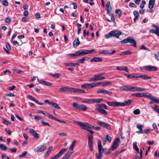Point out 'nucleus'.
I'll return each instance as SVG.
<instances>
[{
    "instance_id": "obj_38",
    "label": "nucleus",
    "mask_w": 159,
    "mask_h": 159,
    "mask_svg": "<svg viewBox=\"0 0 159 159\" xmlns=\"http://www.w3.org/2000/svg\"><path fill=\"white\" fill-rule=\"evenodd\" d=\"M98 107L100 108H104L105 109H107V106L105 105L104 103H102L99 104L98 105Z\"/></svg>"
},
{
    "instance_id": "obj_60",
    "label": "nucleus",
    "mask_w": 159,
    "mask_h": 159,
    "mask_svg": "<svg viewBox=\"0 0 159 159\" xmlns=\"http://www.w3.org/2000/svg\"><path fill=\"white\" fill-rule=\"evenodd\" d=\"M28 97L31 100H32L34 101L35 102H36L37 99L34 98L33 96L31 95H28Z\"/></svg>"
},
{
    "instance_id": "obj_7",
    "label": "nucleus",
    "mask_w": 159,
    "mask_h": 159,
    "mask_svg": "<svg viewBox=\"0 0 159 159\" xmlns=\"http://www.w3.org/2000/svg\"><path fill=\"white\" fill-rule=\"evenodd\" d=\"M145 97L147 98H149L153 101L154 102L157 103L158 100H157L154 96L151 95L149 93H143V97Z\"/></svg>"
},
{
    "instance_id": "obj_14",
    "label": "nucleus",
    "mask_w": 159,
    "mask_h": 159,
    "mask_svg": "<svg viewBox=\"0 0 159 159\" xmlns=\"http://www.w3.org/2000/svg\"><path fill=\"white\" fill-rule=\"evenodd\" d=\"M78 57L87 54V50L81 49L76 51Z\"/></svg>"
},
{
    "instance_id": "obj_22",
    "label": "nucleus",
    "mask_w": 159,
    "mask_h": 159,
    "mask_svg": "<svg viewBox=\"0 0 159 159\" xmlns=\"http://www.w3.org/2000/svg\"><path fill=\"white\" fill-rule=\"evenodd\" d=\"M143 126V125L138 124L137 125V128L139 130L136 132V133L138 134H143V132L142 131V127Z\"/></svg>"
},
{
    "instance_id": "obj_19",
    "label": "nucleus",
    "mask_w": 159,
    "mask_h": 159,
    "mask_svg": "<svg viewBox=\"0 0 159 159\" xmlns=\"http://www.w3.org/2000/svg\"><path fill=\"white\" fill-rule=\"evenodd\" d=\"M129 43H131L132 46L135 47L136 45V41L132 37H130Z\"/></svg>"
},
{
    "instance_id": "obj_16",
    "label": "nucleus",
    "mask_w": 159,
    "mask_h": 159,
    "mask_svg": "<svg viewBox=\"0 0 159 159\" xmlns=\"http://www.w3.org/2000/svg\"><path fill=\"white\" fill-rule=\"evenodd\" d=\"M131 86L129 85L123 86L120 87V89L125 91H131Z\"/></svg>"
},
{
    "instance_id": "obj_54",
    "label": "nucleus",
    "mask_w": 159,
    "mask_h": 159,
    "mask_svg": "<svg viewBox=\"0 0 159 159\" xmlns=\"http://www.w3.org/2000/svg\"><path fill=\"white\" fill-rule=\"evenodd\" d=\"M149 32L153 34H155L157 35L158 32V31L156 30H155L154 29H152L150 30Z\"/></svg>"
},
{
    "instance_id": "obj_58",
    "label": "nucleus",
    "mask_w": 159,
    "mask_h": 159,
    "mask_svg": "<svg viewBox=\"0 0 159 159\" xmlns=\"http://www.w3.org/2000/svg\"><path fill=\"white\" fill-rule=\"evenodd\" d=\"M53 77L55 78H58L59 77L60 74L58 73H56L55 74H52L51 75Z\"/></svg>"
},
{
    "instance_id": "obj_37",
    "label": "nucleus",
    "mask_w": 159,
    "mask_h": 159,
    "mask_svg": "<svg viewBox=\"0 0 159 159\" xmlns=\"http://www.w3.org/2000/svg\"><path fill=\"white\" fill-rule=\"evenodd\" d=\"M152 108L155 111L159 114V106L157 105H155L154 107H152Z\"/></svg>"
},
{
    "instance_id": "obj_32",
    "label": "nucleus",
    "mask_w": 159,
    "mask_h": 159,
    "mask_svg": "<svg viewBox=\"0 0 159 159\" xmlns=\"http://www.w3.org/2000/svg\"><path fill=\"white\" fill-rule=\"evenodd\" d=\"M104 74V73H100L94 75V77H95L96 79L95 80H97V81L99 80L98 79H99L100 78H101V76Z\"/></svg>"
},
{
    "instance_id": "obj_39",
    "label": "nucleus",
    "mask_w": 159,
    "mask_h": 159,
    "mask_svg": "<svg viewBox=\"0 0 159 159\" xmlns=\"http://www.w3.org/2000/svg\"><path fill=\"white\" fill-rule=\"evenodd\" d=\"M107 10L109 9L112 10V7L111 5V2L110 1L107 2L106 4Z\"/></svg>"
},
{
    "instance_id": "obj_52",
    "label": "nucleus",
    "mask_w": 159,
    "mask_h": 159,
    "mask_svg": "<svg viewBox=\"0 0 159 159\" xmlns=\"http://www.w3.org/2000/svg\"><path fill=\"white\" fill-rule=\"evenodd\" d=\"M133 113L135 115H137L139 114L140 113V112L139 109H137L134 110L133 111Z\"/></svg>"
},
{
    "instance_id": "obj_17",
    "label": "nucleus",
    "mask_w": 159,
    "mask_h": 159,
    "mask_svg": "<svg viewBox=\"0 0 159 159\" xmlns=\"http://www.w3.org/2000/svg\"><path fill=\"white\" fill-rule=\"evenodd\" d=\"M47 116H48V117L49 118L51 119H52L55 120H56L57 121H58L59 122L62 123H66L63 120H59L58 119H57V118H55V117H54L53 116H52L50 114H48Z\"/></svg>"
},
{
    "instance_id": "obj_6",
    "label": "nucleus",
    "mask_w": 159,
    "mask_h": 159,
    "mask_svg": "<svg viewBox=\"0 0 159 159\" xmlns=\"http://www.w3.org/2000/svg\"><path fill=\"white\" fill-rule=\"evenodd\" d=\"M75 123H76L81 127V128L86 131L90 129V124L87 123H83L78 121H75Z\"/></svg>"
},
{
    "instance_id": "obj_1",
    "label": "nucleus",
    "mask_w": 159,
    "mask_h": 159,
    "mask_svg": "<svg viewBox=\"0 0 159 159\" xmlns=\"http://www.w3.org/2000/svg\"><path fill=\"white\" fill-rule=\"evenodd\" d=\"M132 100L129 99L127 101H125L124 102L121 103L115 102L107 101V104L110 106L114 107H118L120 106H125L129 105L131 103Z\"/></svg>"
},
{
    "instance_id": "obj_27",
    "label": "nucleus",
    "mask_w": 159,
    "mask_h": 159,
    "mask_svg": "<svg viewBox=\"0 0 159 159\" xmlns=\"http://www.w3.org/2000/svg\"><path fill=\"white\" fill-rule=\"evenodd\" d=\"M104 151L98 150L99 155L97 153L96 154V157L97 159H101L102 157V154Z\"/></svg>"
},
{
    "instance_id": "obj_61",
    "label": "nucleus",
    "mask_w": 159,
    "mask_h": 159,
    "mask_svg": "<svg viewBox=\"0 0 159 159\" xmlns=\"http://www.w3.org/2000/svg\"><path fill=\"white\" fill-rule=\"evenodd\" d=\"M52 84L51 83L45 81V83H44V85L47 86H51Z\"/></svg>"
},
{
    "instance_id": "obj_21",
    "label": "nucleus",
    "mask_w": 159,
    "mask_h": 159,
    "mask_svg": "<svg viewBox=\"0 0 159 159\" xmlns=\"http://www.w3.org/2000/svg\"><path fill=\"white\" fill-rule=\"evenodd\" d=\"M116 69L117 70H123L124 71H125L127 72H129V70L128 68V67L127 66H117L116 68Z\"/></svg>"
},
{
    "instance_id": "obj_4",
    "label": "nucleus",
    "mask_w": 159,
    "mask_h": 159,
    "mask_svg": "<svg viewBox=\"0 0 159 159\" xmlns=\"http://www.w3.org/2000/svg\"><path fill=\"white\" fill-rule=\"evenodd\" d=\"M87 131L89 132V133L91 134H88V146L90 150L91 151H93V136L92 134L94 133V132L92 130H91L90 129H88Z\"/></svg>"
},
{
    "instance_id": "obj_36",
    "label": "nucleus",
    "mask_w": 159,
    "mask_h": 159,
    "mask_svg": "<svg viewBox=\"0 0 159 159\" xmlns=\"http://www.w3.org/2000/svg\"><path fill=\"white\" fill-rule=\"evenodd\" d=\"M132 53V52L129 51H126L121 52L120 55L122 56L124 55H129L131 54Z\"/></svg>"
},
{
    "instance_id": "obj_53",
    "label": "nucleus",
    "mask_w": 159,
    "mask_h": 159,
    "mask_svg": "<svg viewBox=\"0 0 159 159\" xmlns=\"http://www.w3.org/2000/svg\"><path fill=\"white\" fill-rule=\"evenodd\" d=\"M111 83V82L109 81H107L105 82H102V85L103 86H106L107 85H108L110 84Z\"/></svg>"
},
{
    "instance_id": "obj_13",
    "label": "nucleus",
    "mask_w": 159,
    "mask_h": 159,
    "mask_svg": "<svg viewBox=\"0 0 159 159\" xmlns=\"http://www.w3.org/2000/svg\"><path fill=\"white\" fill-rule=\"evenodd\" d=\"M66 150L65 148L62 149L59 152L54 156L51 157L50 159H57L60 156L62 155V154Z\"/></svg>"
},
{
    "instance_id": "obj_28",
    "label": "nucleus",
    "mask_w": 159,
    "mask_h": 159,
    "mask_svg": "<svg viewBox=\"0 0 159 159\" xmlns=\"http://www.w3.org/2000/svg\"><path fill=\"white\" fill-rule=\"evenodd\" d=\"M6 47L7 49L6 48H4V50L6 52V53L7 54H10V52L9 51L11 50V48L10 45H9L8 43H6Z\"/></svg>"
},
{
    "instance_id": "obj_33",
    "label": "nucleus",
    "mask_w": 159,
    "mask_h": 159,
    "mask_svg": "<svg viewBox=\"0 0 159 159\" xmlns=\"http://www.w3.org/2000/svg\"><path fill=\"white\" fill-rule=\"evenodd\" d=\"M52 148L53 147L52 146H51L49 147L47 151L45 152L44 154V156L45 157H48L49 155L50 152L52 149Z\"/></svg>"
},
{
    "instance_id": "obj_46",
    "label": "nucleus",
    "mask_w": 159,
    "mask_h": 159,
    "mask_svg": "<svg viewBox=\"0 0 159 159\" xmlns=\"http://www.w3.org/2000/svg\"><path fill=\"white\" fill-rule=\"evenodd\" d=\"M99 53L100 54H109V52L108 50H104L103 51L100 52Z\"/></svg>"
},
{
    "instance_id": "obj_44",
    "label": "nucleus",
    "mask_w": 159,
    "mask_h": 159,
    "mask_svg": "<svg viewBox=\"0 0 159 159\" xmlns=\"http://www.w3.org/2000/svg\"><path fill=\"white\" fill-rule=\"evenodd\" d=\"M78 63H68L67 64V66H73L74 67L79 66Z\"/></svg>"
},
{
    "instance_id": "obj_43",
    "label": "nucleus",
    "mask_w": 159,
    "mask_h": 159,
    "mask_svg": "<svg viewBox=\"0 0 159 159\" xmlns=\"http://www.w3.org/2000/svg\"><path fill=\"white\" fill-rule=\"evenodd\" d=\"M67 57H78L77 52L75 53L72 54H68L66 55Z\"/></svg>"
},
{
    "instance_id": "obj_57",
    "label": "nucleus",
    "mask_w": 159,
    "mask_h": 159,
    "mask_svg": "<svg viewBox=\"0 0 159 159\" xmlns=\"http://www.w3.org/2000/svg\"><path fill=\"white\" fill-rule=\"evenodd\" d=\"M34 117L35 119L37 120H41V121H42L43 120H44L43 118L39 116H35Z\"/></svg>"
},
{
    "instance_id": "obj_30",
    "label": "nucleus",
    "mask_w": 159,
    "mask_h": 159,
    "mask_svg": "<svg viewBox=\"0 0 159 159\" xmlns=\"http://www.w3.org/2000/svg\"><path fill=\"white\" fill-rule=\"evenodd\" d=\"M133 13L135 16V17L134 18L133 20L134 21H136L138 19L139 14L138 12L136 11H134Z\"/></svg>"
},
{
    "instance_id": "obj_47",
    "label": "nucleus",
    "mask_w": 159,
    "mask_h": 159,
    "mask_svg": "<svg viewBox=\"0 0 159 159\" xmlns=\"http://www.w3.org/2000/svg\"><path fill=\"white\" fill-rule=\"evenodd\" d=\"M3 124L7 125H10L11 124L10 122L7 120L5 119H3Z\"/></svg>"
},
{
    "instance_id": "obj_15",
    "label": "nucleus",
    "mask_w": 159,
    "mask_h": 159,
    "mask_svg": "<svg viewBox=\"0 0 159 159\" xmlns=\"http://www.w3.org/2000/svg\"><path fill=\"white\" fill-rule=\"evenodd\" d=\"M145 89H144L140 87L134 86H132L131 87L132 92L143 91H145Z\"/></svg>"
},
{
    "instance_id": "obj_2",
    "label": "nucleus",
    "mask_w": 159,
    "mask_h": 159,
    "mask_svg": "<svg viewBox=\"0 0 159 159\" xmlns=\"http://www.w3.org/2000/svg\"><path fill=\"white\" fill-rule=\"evenodd\" d=\"M122 32L118 30H113L111 31L106 35V38L108 39L112 36L115 37L117 38H119V37L122 34Z\"/></svg>"
},
{
    "instance_id": "obj_24",
    "label": "nucleus",
    "mask_w": 159,
    "mask_h": 159,
    "mask_svg": "<svg viewBox=\"0 0 159 159\" xmlns=\"http://www.w3.org/2000/svg\"><path fill=\"white\" fill-rule=\"evenodd\" d=\"M73 152L70 151H68L63 157L65 159H69L70 156L73 153Z\"/></svg>"
},
{
    "instance_id": "obj_34",
    "label": "nucleus",
    "mask_w": 159,
    "mask_h": 159,
    "mask_svg": "<svg viewBox=\"0 0 159 159\" xmlns=\"http://www.w3.org/2000/svg\"><path fill=\"white\" fill-rule=\"evenodd\" d=\"M132 96L133 97H143V93H132L131 94Z\"/></svg>"
},
{
    "instance_id": "obj_56",
    "label": "nucleus",
    "mask_w": 159,
    "mask_h": 159,
    "mask_svg": "<svg viewBox=\"0 0 159 159\" xmlns=\"http://www.w3.org/2000/svg\"><path fill=\"white\" fill-rule=\"evenodd\" d=\"M29 132L30 133V134L33 136L36 132L35 130L32 129H30Z\"/></svg>"
},
{
    "instance_id": "obj_12",
    "label": "nucleus",
    "mask_w": 159,
    "mask_h": 159,
    "mask_svg": "<svg viewBox=\"0 0 159 159\" xmlns=\"http://www.w3.org/2000/svg\"><path fill=\"white\" fill-rule=\"evenodd\" d=\"M120 142V140L119 138H116L114 140L113 143L112 147L111 148V150L112 151L116 149L117 147L118 146L119 143Z\"/></svg>"
},
{
    "instance_id": "obj_3",
    "label": "nucleus",
    "mask_w": 159,
    "mask_h": 159,
    "mask_svg": "<svg viewBox=\"0 0 159 159\" xmlns=\"http://www.w3.org/2000/svg\"><path fill=\"white\" fill-rule=\"evenodd\" d=\"M128 78L130 79L141 78L142 79L148 80L151 78V77L148 76L146 75H139L137 74H134L131 75H128Z\"/></svg>"
},
{
    "instance_id": "obj_8",
    "label": "nucleus",
    "mask_w": 159,
    "mask_h": 159,
    "mask_svg": "<svg viewBox=\"0 0 159 159\" xmlns=\"http://www.w3.org/2000/svg\"><path fill=\"white\" fill-rule=\"evenodd\" d=\"M102 100V99L99 98H92V99H87V103L88 104H93L95 103H100Z\"/></svg>"
},
{
    "instance_id": "obj_40",
    "label": "nucleus",
    "mask_w": 159,
    "mask_h": 159,
    "mask_svg": "<svg viewBox=\"0 0 159 159\" xmlns=\"http://www.w3.org/2000/svg\"><path fill=\"white\" fill-rule=\"evenodd\" d=\"M129 36L127 38L123 40L120 41L121 43H126L129 42Z\"/></svg>"
},
{
    "instance_id": "obj_25",
    "label": "nucleus",
    "mask_w": 159,
    "mask_h": 159,
    "mask_svg": "<svg viewBox=\"0 0 159 159\" xmlns=\"http://www.w3.org/2000/svg\"><path fill=\"white\" fill-rule=\"evenodd\" d=\"M154 2V0H149L148 7L150 9H151L153 8Z\"/></svg>"
},
{
    "instance_id": "obj_23",
    "label": "nucleus",
    "mask_w": 159,
    "mask_h": 159,
    "mask_svg": "<svg viewBox=\"0 0 159 159\" xmlns=\"http://www.w3.org/2000/svg\"><path fill=\"white\" fill-rule=\"evenodd\" d=\"M102 61V59L100 57H94L90 60L92 62H100Z\"/></svg>"
},
{
    "instance_id": "obj_10",
    "label": "nucleus",
    "mask_w": 159,
    "mask_h": 159,
    "mask_svg": "<svg viewBox=\"0 0 159 159\" xmlns=\"http://www.w3.org/2000/svg\"><path fill=\"white\" fill-rule=\"evenodd\" d=\"M97 124L105 128L108 129H111V128L109 125L104 122L101 121H98L97 122Z\"/></svg>"
},
{
    "instance_id": "obj_64",
    "label": "nucleus",
    "mask_w": 159,
    "mask_h": 159,
    "mask_svg": "<svg viewBox=\"0 0 159 159\" xmlns=\"http://www.w3.org/2000/svg\"><path fill=\"white\" fill-rule=\"evenodd\" d=\"M106 139L109 142H111V137L108 135H106Z\"/></svg>"
},
{
    "instance_id": "obj_5",
    "label": "nucleus",
    "mask_w": 159,
    "mask_h": 159,
    "mask_svg": "<svg viewBox=\"0 0 159 159\" xmlns=\"http://www.w3.org/2000/svg\"><path fill=\"white\" fill-rule=\"evenodd\" d=\"M73 107L76 109L80 110L85 111L87 110V107L84 105H80L76 102H74L73 103Z\"/></svg>"
},
{
    "instance_id": "obj_48",
    "label": "nucleus",
    "mask_w": 159,
    "mask_h": 159,
    "mask_svg": "<svg viewBox=\"0 0 159 159\" xmlns=\"http://www.w3.org/2000/svg\"><path fill=\"white\" fill-rule=\"evenodd\" d=\"M70 91L71 92H74L75 93H79V89H76L74 88H71L70 87Z\"/></svg>"
},
{
    "instance_id": "obj_20",
    "label": "nucleus",
    "mask_w": 159,
    "mask_h": 159,
    "mask_svg": "<svg viewBox=\"0 0 159 159\" xmlns=\"http://www.w3.org/2000/svg\"><path fill=\"white\" fill-rule=\"evenodd\" d=\"M95 111L96 112L99 113L101 114L106 115L107 114V112L105 110L102 109H99L97 108L95 110Z\"/></svg>"
},
{
    "instance_id": "obj_29",
    "label": "nucleus",
    "mask_w": 159,
    "mask_h": 159,
    "mask_svg": "<svg viewBox=\"0 0 159 159\" xmlns=\"http://www.w3.org/2000/svg\"><path fill=\"white\" fill-rule=\"evenodd\" d=\"M89 58L87 57H84L82 58L81 59H80L78 60L77 61L79 63H84L85 61H88Z\"/></svg>"
},
{
    "instance_id": "obj_11",
    "label": "nucleus",
    "mask_w": 159,
    "mask_h": 159,
    "mask_svg": "<svg viewBox=\"0 0 159 159\" xmlns=\"http://www.w3.org/2000/svg\"><path fill=\"white\" fill-rule=\"evenodd\" d=\"M47 148V147L44 145L39 146L34 149L35 152H41L45 150Z\"/></svg>"
},
{
    "instance_id": "obj_42",
    "label": "nucleus",
    "mask_w": 159,
    "mask_h": 159,
    "mask_svg": "<svg viewBox=\"0 0 159 159\" xmlns=\"http://www.w3.org/2000/svg\"><path fill=\"white\" fill-rule=\"evenodd\" d=\"M115 13L117 17L119 18L121 16V12L120 9H118L116 10Z\"/></svg>"
},
{
    "instance_id": "obj_31",
    "label": "nucleus",
    "mask_w": 159,
    "mask_h": 159,
    "mask_svg": "<svg viewBox=\"0 0 159 159\" xmlns=\"http://www.w3.org/2000/svg\"><path fill=\"white\" fill-rule=\"evenodd\" d=\"M98 150L99 151H104V149L102 145L101 142L100 140H98Z\"/></svg>"
},
{
    "instance_id": "obj_50",
    "label": "nucleus",
    "mask_w": 159,
    "mask_h": 159,
    "mask_svg": "<svg viewBox=\"0 0 159 159\" xmlns=\"http://www.w3.org/2000/svg\"><path fill=\"white\" fill-rule=\"evenodd\" d=\"M5 22L7 23H10L11 22V19L10 17H6L5 19Z\"/></svg>"
},
{
    "instance_id": "obj_35",
    "label": "nucleus",
    "mask_w": 159,
    "mask_h": 159,
    "mask_svg": "<svg viewBox=\"0 0 159 159\" xmlns=\"http://www.w3.org/2000/svg\"><path fill=\"white\" fill-rule=\"evenodd\" d=\"M50 106L58 109L60 108V107L56 103L53 102H52Z\"/></svg>"
},
{
    "instance_id": "obj_18",
    "label": "nucleus",
    "mask_w": 159,
    "mask_h": 159,
    "mask_svg": "<svg viewBox=\"0 0 159 159\" xmlns=\"http://www.w3.org/2000/svg\"><path fill=\"white\" fill-rule=\"evenodd\" d=\"M70 87H62L59 89V91L60 92H65L66 91L70 92Z\"/></svg>"
},
{
    "instance_id": "obj_55",
    "label": "nucleus",
    "mask_w": 159,
    "mask_h": 159,
    "mask_svg": "<svg viewBox=\"0 0 159 159\" xmlns=\"http://www.w3.org/2000/svg\"><path fill=\"white\" fill-rule=\"evenodd\" d=\"M2 4L4 6H7L8 5V2L7 0H4L2 1Z\"/></svg>"
},
{
    "instance_id": "obj_63",
    "label": "nucleus",
    "mask_w": 159,
    "mask_h": 159,
    "mask_svg": "<svg viewBox=\"0 0 159 159\" xmlns=\"http://www.w3.org/2000/svg\"><path fill=\"white\" fill-rule=\"evenodd\" d=\"M27 153V152L26 151H25L24 152H23L21 155H19V157H22L25 155Z\"/></svg>"
},
{
    "instance_id": "obj_59",
    "label": "nucleus",
    "mask_w": 159,
    "mask_h": 159,
    "mask_svg": "<svg viewBox=\"0 0 159 159\" xmlns=\"http://www.w3.org/2000/svg\"><path fill=\"white\" fill-rule=\"evenodd\" d=\"M88 84H85L81 85V87L83 89H88Z\"/></svg>"
},
{
    "instance_id": "obj_26",
    "label": "nucleus",
    "mask_w": 159,
    "mask_h": 159,
    "mask_svg": "<svg viewBox=\"0 0 159 159\" xmlns=\"http://www.w3.org/2000/svg\"><path fill=\"white\" fill-rule=\"evenodd\" d=\"M80 43L79 41V38L78 37L75 39L73 42L74 47L75 48H77Z\"/></svg>"
},
{
    "instance_id": "obj_41",
    "label": "nucleus",
    "mask_w": 159,
    "mask_h": 159,
    "mask_svg": "<svg viewBox=\"0 0 159 159\" xmlns=\"http://www.w3.org/2000/svg\"><path fill=\"white\" fill-rule=\"evenodd\" d=\"M76 140H74L72 143V144L70 147V149L72 151L74 147V146H75V144H76Z\"/></svg>"
},
{
    "instance_id": "obj_49",
    "label": "nucleus",
    "mask_w": 159,
    "mask_h": 159,
    "mask_svg": "<svg viewBox=\"0 0 159 159\" xmlns=\"http://www.w3.org/2000/svg\"><path fill=\"white\" fill-rule=\"evenodd\" d=\"M0 148L3 150L6 151L7 147L3 144H0Z\"/></svg>"
},
{
    "instance_id": "obj_45",
    "label": "nucleus",
    "mask_w": 159,
    "mask_h": 159,
    "mask_svg": "<svg viewBox=\"0 0 159 159\" xmlns=\"http://www.w3.org/2000/svg\"><path fill=\"white\" fill-rule=\"evenodd\" d=\"M96 50L94 49L89 50H87V54H92L93 53H96Z\"/></svg>"
},
{
    "instance_id": "obj_51",
    "label": "nucleus",
    "mask_w": 159,
    "mask_h": 159,
    "mask_svg": "<svg viewBox=\"0 0 159 159\" xmlns=\"http://www.w3.org/2000/svg\"><path fill=\"white\" fill-rule=\"evenodd\" d=\"M133 148L136 151H138L139 150V148L137 147V143L134 142L133 143Z\"/></svg>"
},
{
    "instance_id": "obj_62",
    "label": "nucleus",
    "mask_w": 159,
    "mask_h": 159,
    "mask_svg": "<svg viewBox=\"0 0 159 159\" xmlns=\"http://www.w3.org/2000/svg\"><path fill=\"white\" fill-rule=\"evenodd\" d=\"M12 43L14 45L16 46H17L20 45L19 43L16 40H14L12 41Z\"/></svg>"
},
{
    "instance_id": "obj_9",
    "label": "nucleus",
    "mask_w": 159,
    "mask_h": 159,
    "mask_svg": "<svg viewBox=\"0 0 159 159\" xmlns=\"http://www.w3.org/2000/svg\"><path fill=\"white\" fill-rule=\"evenodd\" d=\"M143 68L145 70L147 71H155L157 70L156 67L151 65L144 66Z\"/></svg>"
}]
</instances>
